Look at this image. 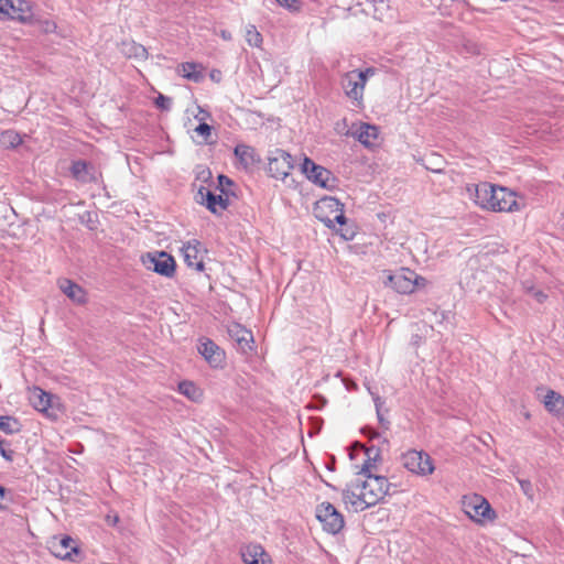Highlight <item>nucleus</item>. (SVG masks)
Returning a JSON list of instances; mask_svg holds the SVG:
<instances>
[{
	"mask_svg": "<svg viewBox=\"0 0 564 564\" xmlns=\"http://www.w3.org/2000/svg\"><path fill=\"white\" fill-rule=\"evenodd\" d=\"M118 521V517L116 516L113 519H111V522L116 523Z\"/></svg>",
	"mask_w": 564,
	"mask_h": 564,
	"instance_id": "56",
	"label": "nucleus"
},
{
	"mask_svg": "<svg viewBox=\"0 0 564 564\" xmlns=\"http://www.w3.org/2000/svg\"><path fill=\"white\" fill-rule=\"evenodd\" d=\"M302 4L301 0H284V9H288L291 12H300Z\"/></svg>",
	"mask_w": 564,
	"mask_h": 564,
	"instance_id": "42",
	"label": "nucleus"
},
{
	"mask_svg": "<svg viewBox=\"0 0 564 564\" xmlns=\"http://www.w3.org/2000/svg\"><path fill=\"white\" fill-rule=\"evenodd\" d=\"M289 165H290V169H293V163L288 161Z\"/></svg>",
	"mask_w": 564,
	"mask_h": 564,
	"instance_id": "60",
	"label": "nucleus"
},
{
	"mask_svg": "<svg viewBox=\"0 0 564 564\" xmlns=\"http://www.w3.org/2000/svg\"><path fill=\"white\" fill-rule=\"evenodd\" d=\"M3 497H4V488L0 486V503H2ZM1 507H2V505H0V508Z\"/></svg>",
	"mask_w": 564,
	"mask_h": 564,
	"instance_id": "53",
	"label": "nucleus"
},
{
	"mask_svg": "<svg viewBox=\"0 0 564 564\" xmlns=\"http://www.w3.org/2000/svg\"><path fill=\"white\" fill-rule=\"evenodd\" d=\"M19 423L11 416H0V430L6 434H13L19 431Z\"/></svg>",
	"mask_w": 564,
	"mask_h": 564,
	"instance_id": "30",
	"label": "nucleus"
},
{
	"mask_svg": "<svg viewBox=\"0 0 564 564\" xmlns=\"http://www.w3.org/2000/svg\"><path fill=\"white\" fill-rule=\"evenodd\" d=\"M352 485H355V482H351L350 485L347 486L346 489L343 490V500L347 503V502H350L351 506L356 509V508H360L361 506H364V503H360V500L358 499V497H361V492L358 495L356 494L352 489H356L355 487H352Z\"/></svg>",
	"mask_w": 564,
	"mask_h": 564,
	"instance_id": "28",
	"label": "nucleus"
},
{
	"mask_svg": "<svg viewBox=\"0 0 564 564\" xmlns=\"http://www.w3.org/2000/svg\"><path fill=\"white\" fill-rule=\"evenodd\" d=\"M401 465L409 471L419 475H431L435 467L431 456L424 451L409 449L400 456Z\"/></svg>",
	"mask_w": 564,
	"mask_h": 564,
	"instance_id": "5",
	"label": "nucleus"
},
{
	"mask_svg": "<svg viewBox=\"0 0 564 564\" xmlns=\"http://www.w3.org/2000/svg\"><path fill=\"white\" fill-rule=\"evenodd\" d=\"M246 41L251 46H256V47L260 46V44L262 42V36L258 32V30L256 29L254 25H248L247 26V29H246Z\"/></svg>",
	"mask_w": 564,
	"mask_h": 564,
	"instance_id": "32",
	"label": "nucleus"
},
{
	"mask_svg": "<svg viewBox=\"0 0 564 564\" xmlns=\"http://www.w3.org/2000/svg\"><path fill=\"white\" fill-rule=\"evenodd\" d=\"M340 84L346 96L361 105L364 89L359 86L358 80L352 78L351 70L343 75Z\"/></svg>",
	"mask_w": 564,
	"mask_h": 564,
	"instance_id": "19",
	"label": "nucleus"
},
{
	"mask_svg": "<svg viewBox=\"0 0 564 564\" xmlns=\"http://www.w3.org/2000/svg\"><path fill=\"white\" fill-rule=\"evenodd\" d=\"M313 409L321 410L327 403V400L323 395L316 394L313 397Z\"/></svg>",
	"mask_w": 564,
	"mask_h": 564,
	"instance_id": "46",
	"label": "nucleus"
},
{
	"mask_svg": "<svg viewBox=\"0 0 564 564\" xmlns=\"http://www.w3.org/2000/svg\"><path fill=\"white\" fill-rule=\"evenodd\" d=\"M327 469L330 470V471L335 470V460L334 459H333V462L327 464Z\"/></svg>",
	"mask_w": 564,
	"mask_h": 564,
	"instance_id": "52",
	"label": "nucleus"
},
{
	"mask_svg": "<svg viewBox=\"0 0 564 564\" xmlns=\"http://www.w3.org/2000/svg\"><path fill=\"white\" fill-rule=\"evenodd\" d=\"M332 220H334V225L338 224L340 227L347 225V223L350 221L345 216L344 204H341L340 209H338V212L334 214V216L332 217Z\"/></svg>",
	"mask_w": 564,
	"mask_h": 564,
	"instance_id": "39",
	"label": "nucleus"
},
{
	"mask_svg": "<svg viewBox=\"0 0 564 564\" xmlns=\"http://www.w3.org/2000/svg\"><path fill=\"white\" fill-rule=\"evenodd\" d=\"M34 23L37 26V30L44 34L54 33V32H56V29H57V25L54 21L46 20V19L45 20H36Z\"/></svg>",
	"mask_w": 564,
	"mask_h": 564,
	"instance_id": "34",
	"label": "nucleus"
},
{
	"mask_svg": "<svg viewBox=\"0 0 564 564\" xmlns=\"http://www.w3.org/2000/svg\"><path fill=\"white\" fill-rule=\"evenodd\" d=\"M477 273H471V275L469 276L468 274V271L465 272V275L463 276V280H465V283L466 285L469 288V289H478L480 288V284H477L476 283V279H477ZM479 273H484L482 271H480Z\"/></svg>",
	"mask_w": 564,
	"mask_h": 564,
	"instance_id": "40",
	"label": "nucleus"
},
{
	"mask_svg": "<svg viewBox=\"0 0 564 564\" xmlns=\"http://www.w3.org/2000/svg\"><path fill=\"white\" fill-rule=\"evenodd\" d=\"M283 155H284V161H286L288 159H290V160L292 159V156L290 155V153H288V152H285V151L283 152Z\"/></svg>",
	"mask_w": 564,
	"mask_h": 564,
	"instance_id": "55",
	"label": "nucleus"
},
{
	"mask_svg": "<svg viewBox=\"0 0 564 564\" xmlns=\"http://www.w3.org/2000/svg\"><path fill=\"white\" fill-rule=\"evenodd\" d=\"M462 1H463V3L466 6V8H467V9H469V10H471V11H477V12H482V13H485V12H486V10H485V9H481V8H479V7H477V6L473 4V3H470V1H469V0H462Z\"/></svg>",
	"mask_w": 564,
	"mask_h": 564,
	"instance_id": "48",
	"label": "nucleus"
},
{
	"mask_svg": "<svg viewBox=\"0 0 564 564\" xmlns=\"http://www.w3.org/2000/svg\"><path fill=\"white\" fill-rule=\"evenodd\" d=\"M268 173L270 174V176H272L274 178H279V176L281 174L279 158H276V156L269 158Z\"/></svg>",
	"mask_w": 564,
	"mask_h": 564,
	"instance_id": "35",
	"label": "nucleus"
},
{
	"mask_svg": "<svg viewBox=\"0 0 564 564\" xmlns=\"http://www.w3.org/2000/svg\"><path fill=\"white\" fill-rule=\"evenodd\" d=\"M194 131L202 138V141L206 143L212 135V127L205 122L199 123Z\"/></svg>",
	"mask_w": 564,
	"mask_h": 564,
	"instance_id": "36",
	"label": "nucleus"
},
{
	"mask_svg": "<svg viewBox=\"0 0 564 564\" xmlns=\"http://www.w3.org/2000/svg\"><path fill=\"white\" fill-rule=\"evenodd\" d=\"M6 445H7V441L6 440H0V454L1 456L8 460V462H12L13 460V451L11 449H7L6 448Z\"/></svg>",
	"mask_w": 564,
	"mask_h": 564,
	"instance_id": "43",
	"label": "nucleus"
},
{
	"mask_svg": "<svg viewBox=\"0 0 564 564\" xmlns=\"http://www.w3.org/2000/svg\"><path fill=\"white\" fill-rule=\"evenodd\" d=\"M30 400L34 409L40 412H46L52 405V395L40 388L32 391Z\"/></svg>",
	"mask_w": 564,
	"mask_h": 564,
	"instance_id": "22",
	"label": "nucleus"
},
{
	"mask_svg": "<svg viewBox=\"0 0 564 564\" xmlns=\"http://www.w3.org/2000/svg\"><path fill=\"white\" fill-rule=\"evenodd\" d=\"M434 172H442V169H433Z\"/></svg>",
	"mask_w": 564,
	"mask_h": 564,
	"instance_id": "61",
	"label": "nucleus"
},
{
	"mask_svg": "<svg viewBox=\"0 0 564 564\" xmlns=\"http://www.w3.org/2000/svg\"><path fill=\"white\" fill-rule=\"evenodd\" d=\"M288 175L289 174L286 172L283 173L284 180L288 177Z\"/></svg>",
	"mask_w": 564,
	"mask_h": 564,
	"instance_id": "62",
	"label": "nucleus"
},
{
	"mask_svg": "<svg viewBox=\"0 0 564 564\" xmlns=\"http://www.w3.org/2000/svg\"><path fill=\"white\" fill-rule=\"evenodd\" d=\"M522 492L532 501L534 499V487L529 479L518 478Z\"/></svg>",
	"mask_w": 564,
	"mask_h": 564,
	"instance_id": "37",
	"label": "nucleus"
},
{
	"mask_svg": "<svg viewBox=\"0 0 564 564\" xmlns=\"http://www.w3.org/2000/svg\"><path fill=\"white\" fill-rule=\"evenodd\" d=\"M218 182H219V186L221 187V192L225 194V189H224V186L225 185H228V186H231L232 185V182L230 178H228L227 176L225 175H219L218 176Z\"/></svg>",
	"mask_w": 564,
	"mask_h": 564,
	"instance_id": "47",
	"label": "nucleus"
},
{
	"mask_svg": "<svg viewBox=\"0 0 564 564\" xmlns=\"http://www.w3.org/2000/svg\"><path fill=\"white\" fill-rule=\"evenodd\" d=\"M352 487L362 489L361 497H358V499L364 506L356 508V511H364L377 505L386 495H389L391 484L384 476L371 475V477H366L364 481L356 480Z\"/></svg>",
	"mask_w": 564,
	"mask_h": 564,
	"instance_id": "3",
	"label": "nucleus"
},
{
	"mask_svg": "<svg viewBox=\"0 0 564 564\" xmlns=\"http://www.w3.org/2000/svg\"><path fill=\"white\" fill-rule=\"evenodd\" d=\"M184 262L188 268L196 271L204 270V258L206 250L197 240L187 241L181 249Z\"/></svg>",
	"mask_w": 564,
	"mask_h": 564,
	"instance_id": "10",
	"label": "nucleus"
},
{
	"mask_svg": "<svg viewBox=\"0 0 564 564\" xmlns=\"http://www.w3.org/2000/svg\"><path fill=\"white\" fill-rule=\"evenodd\" d=\"M228 335L235 340L242 352L252 349L253 336L252 333L241 326L240 324H231L228 326Z\"/></svg>",
	"mask_w": 564,
	"mask_h": 564,
	"instance_id": "14",
	"label": "nucleus"
},
{
	"mask_svg": "<svg viewBox=\"0 0 564 564\" xmlns=\"http://www.w3.org/2000/svg\"><path fill=\"white\" fill-rule=\"evenodd\" d=\"M10 8H12L10 0H0V20L9 19Z\"/></svg>",
	"mask_w": 564,
	"mask_h": 564,
	"instance_id": "41",
	"label": "nucleus"
},
{
	"mask_svg": "<svg viewBox=\"0 0 564 564\" xmlns=\"http://www.w3.org/2000/svg\"><path fill=\"white\" fill-rule=\"evenodd\" d=\"M210 77H212V79H214V80H218V79H219V77H220V72H218V70H213V72H212V74H210Z\"/></svg>",
	"mask_w": 564,
	"mask_h": 564,
	"instance_id": "50",
	"label": "nucleus"
},
{
	"mask_svg": "<svg viewBox=\"0 0 564 564\" xmlns=\"http://www.w3.org/2000/svg\"><path fill=\"white\" fill-rule=\"evenodd\" d=\"M536 297H538V300H539L540 302H542V299H544V297H546V296H545L542 292H539V293L536 294Z\"/></svg>",
	"mask_w": 564,
	"mask_h": 564,
	"instance_id": "54",
	"label": "nucleus"
},
{
	"mask_svg": "<svg viewBox=\"0 0 564 564\" xmlns=\"http://www.w3.org/2000/svg\"><path fill=\"white\" fill-rule=\"evenodd\" d=\"M316 519L323 530L330 534L339 533L345 525L344 516L330 502H322L316 507Z\"/></svg>",
	"mask_w": 564,
	"mask_h": 564,
	"instance_id": "7",
	"label": "nucleus"
},
{
	"mask_svg": "<svg viewBox=\"0 0 564 564\" xmlns=\"http://www.w3.org/2000/svg\"><path fill=\"white\" fill-rule=\"evenodd\" d=\"M198 109H199V115H202V117L196 116V118H198L199 120H204L206 117H208V113L206 111H204L200 108H198Z\"/></svg>",
	"mask_w": 564,
	"mask_h": 564,
	"instance_id": "51",
	"label": "nucleus"
},
{
	"mask_svg": "<svg viewBox=\"0 0 564 564\" xmlns=\"http://www.w3.org/2000/svg\"><path fill=\"white\" fill-rule=\"evenodd\" d=\"M382 283L397 293L411 294L415 290L424 288L427 280L409 268H400L395 272L383 271Z\"/></svg>",
	"mask_w": 564,
	"mask_h": 564,
	"instance_id": "2",
	"label": "nucleus"
},
{
	"mask_svg": "<svg viewBox=\"0 0 564 564\" xmlns=\"http://www.w3.org/2000/svg\"><path fill=\"white\" fill-rule=\"evenodd\" d=\"M300 170L308 181L324 189L334 191L338 187V177L335 176L332 171L315 163L308 156L303 158L300 163Z\"/></svg>",
	"mask_w": 564,
	"mask_h": 564,
	"instance_id": "4",
	"label": "nucleus"
},
{
	"mask_svg": "<svg viewBox=\"0 0 564 564\" xmlns=\"http://www.w3.org/2000/svg\"><path fill=\"white\" fill-rule=\"evenodd\" d=\"M220 36L225 41H230L232 39L231 33L229 31H226V30L220 31Z\"/></svg>",
	"mask_w": 564,
	"mask_h": 564,
	"instance_id": "49",
	"label": "nucleus"
},
{
	"mask_svg": "<svg viewBox=\"0 0 564 564\" xmlns=\"http://www.w3.org/2000/svg\"><path fill=\"white\" fill-rule=\"evenodd\" d=\"M325 484H326L327 487H330V488L335 489V487L332 486L330 484H328V482H325Z\"/></svg>",
	"mask_w": 564,
	"mask_h": 564,
	"instance_id": "59",
	"label": "nucleus"
},
{
	"mask_svg": "<svg viewBox=\"0 0 564 564\" xmlns=\"http://www.w3.org/2000/svg\"><path fill=\"white\" fill-rule=\"evenodd\" d=\"M375 402H376L377 416H378V421H379L380 426L382 429H384V430H389L390 422L383 416V414L381 412V404H382V402L380 401L379 398H377L375 400Z\"/></svg>",
	"mask_w": 564,
	"mask_h": 564,
	"instance_id": "38",
	"label": "nucleus"
},
{
	"mask_svg": "<svg viewBox=\"0 0 564 564\" xmlns=\"http://www.w3.org/2000/svg\"><path fill=\"white\" fill-rule=\"evenodd\" d=\"M196 200L206 205V207L214 214L226 209L228 206V197H224L221 194L216 195L204 186L198 189Z\"/></svg>",
	"mask_w": 564,
	"mask_h": 564,
	"instance_id": "12",
	"label": "nucleus"
},
{
	"mask_svg": "<svg viewBox=\"0 0 564 564\" xmlns=\"http://www.w3.org/2000/svg\"><path fill=\"white\" fill-rule=\"evenodd\" d=\"M339 199L332 196H324L313 205L314 216L322 221L328 229H335L332 217L340 209Z\"/></svg>",
	"mask_w": 564,
	"mask_h": 564,
	"instance_id": "8",
	"label": "nucleus"
},
{
	"mask_svg": "<svg viewBox=\"0 0 564 564\" xmlns=\"http://www.w3.org/2000/svg\"><path fill=\"white\" fill-rule=\"evenodd\" d=\"M241 557L245 564H271L269 555L259 544L247 545L241 550Z\"/></svg>",
	"mask_w": 564,
	"mask_h": 564,
	"instance_id": "16",
	"label": "nucleus"
},
{
	"mask_svg": "<svg viewBox=\"0 0 564 564\" xmlns=\"http://www.w3.org/2000/svg\"><path fill=\"white\" fill-rule=\"evenodd\" d=\"M119 50L121 54L128 58H134L137 61H144L148 58L147 48L143 45L135 43L134 41L121 42Z\"/></svg>",
	"mask_w": 564,
	"mask_h": 564,
	"instance_id": "21",
	"label": "nucleus"
},
{
	"mask_svg": "<svg viewBox=\"0 0 564 564\" xmlns=\"http://www.w3.org/2000/svg\"><path fill=\"white\" fill-rule=\"evenodd\" d=\"M12 8L9 11V19L21 23H29L32 20V7L25 0H10Z\"/></svg>",
	"mask_w": 564,
	"mask_h": 564,
	"instance_id": "17",
	"label": "nucleus"
},
{
	"mask_svg": "<svg viewBox=\"0 0 564 564\" xmlns=\"http://www.w3.org/2000/svg\"><path fill=\"white\" fill-rule=\"evenodd\" d=\"M470 198L476 205L492 212H513L518 209V203L513 192L506 187L488 182H482L468 187Z\"/></svg>",
	"mask_w": 564,
	"mask_h": 564,
	"instance_id": "1",
	"label": "nucleus"
},
{
	"mask_svg": "<svg viewBox=\"0 0 564 564\" xmlns=\"http://www.w3.org/2000/svg\"><path fill=\"white\" fill-rule=\"evenodd\" d=\"M361 433L369 438L380 437V433H378L372 426L368 425L361 429Z\"/></svg>",
	"mask_w": 564,
	"mask_h": 564,
	"instance_id": "45",
	"label": "nucleus"
},
{
	"mask_svg": "<svg viewBox=\"0 0 564 564\" xmlns=\"http://www.w3.org/2000/svg\"><path fill=\"white\" fill-rule=\"evenodd\" d=\"M352 135L367 148L373 147L379 137V129L375 124L361 122Z\"/></svg>",
	"mask_w": 564,
	"mask_h": 564,
	"instance_id": "18",
	"label": "nucleus"
},
{
	"mask_svg": "<svg viewBox=\"0 0 564 564\" xmlns=\"http://www.w3.org/2000/svg\"><path fill=\"white\" fill-rule=\"evenodd\" d=\"M0 142L4 147L15 148L22 142V140L19 133H17L15 131L7 130L0 134Z\"/></svg>",
	"mask_w": 564,
	"mask_h": 564,
	"instance_id": "27",
	"label": "nucleus"
},
{
	"mask_svg": "<svg viewBox=\"0 0 564 564\" xmlns=\"http://www.w3.org/2000/svg\"><path fill=\"white\" fill-rule=\"evenodd\" d=\"M198 68L199 66L195 63H183L178 66V73L182 74L183 77L198 83L203 78L202 70Z\"/></svg>",
	"mask_w": 564,
	"mask_h": 564,
	"instance_id": "25",
	"label": "nucleus"
},
{
	"mask_svg": "<svg viewBox=\"0 0 564 564\" xmlns=\"http://www.w3.org/2000/svg\"><path fill=\"white\" fill-rule=\"evenodd\" d=\"M198 351L213 368H219L225 361L224 350L208 338L199 339Z\"/></svg>",
	"mask_w": 564,
	"mask_h": 564,
	"instance_id": "11",
	"label": "nucleus"
},
{
	"mask_svg": "<svg viewBox=\"0 0 564 564\" xmlns=\"http://www.w3.org/2000/svg\"><path fill=\"white\" fill-rule=\"evenodd\" d=\"M376 69L373 67H368L364 70L361 69H354L351 70L352 78L357 79L359 83V86L364 89L366 86V83L370 76L375 74Z\"/></svg>",
	"mask_w": 564,
	"mask_h": 564,
	"instance_id": "31",
	"label": "nucleus"
},
{
	"mask_svg": "<svg viewBox=\"0 0 564 564\" xmlns=\"http://www.w3.org/2000/svg\"><path fill=\"white\" fill-rule=\"evenodd\" d=\"M367 459L361 466L359 474L365 477H371L372 468H376V463L381 459L380 448L370 446L366 449Z\"/></svg>",
	"mask_w": 564,
	"mask_h": 564,
	"instance_id": "23",
	"label": "nucleus"
},
{
	"mask_svg": "<svg viewBox=\"0 0 564 564\" xmlns=\"http://www.w3.org/2000/svg\"><path fill=\"white\" fill-rule=\"evenodd\" d=\"M171 98L165 97L163 95H159V97L156 98V105L162 109H169L171 107Z\"/></svg>",
	"mask_w": 564,
	"mask_h": 564,
	"instance_id": "44",
	"label": "nucleus"
},
{
	"mask_svg": "<svg viewBox=\"0 0 564 564\" xmlns=\"http://www.w3.org/2000/svg\"><path fill=\"white\" fill-rule=\"evenodd\" d=\"M142 264L155 273L172 278L175 273V260L165 251L148 252L141 257Z\"/></svg>",
	"mask_w": 564,
	"mask_h": 564,
	"instance_id": "6",
	"label": "nucleus"
},
{
	"mask_svg": "<svg viewBox=\"0 0 564 564\" xmlns=\"http://www.w3.org/2000/svg\"><path fill=\"white\" fill-rule=\"evenodd\" d=\"M178 391L193 401H197L202 397L200 390L189 381H183L178 384Z\"/></svg>",
	"mask_w": 564,
	"mask_h": 564,
	"instance_id": "26",
	"label": "nucleus"
},
{
	"mask_svg": "<svg viewBox=\"0 0 564 564\" xmlns=\"http://www.w3.org/2000/svg\"><path fill=\"white\" fill-rule=\"evenodd\" d=\"M118 521V517L116 516L113 519H111V522L116 523Z\"/></svg>",
	"mask_w": 564,
	"mask_h": 564,
	"instance_id": "57",
	"label": "nucleus"
},
{
	"mask_svg": "<svg viewBox=\"0 0 564 564\" xmlns=\"http://www.w3.org/2000/svg\"><path fill=\"white\" fill-rule=\"evenodd\" d=\"M466 513L475 521L494 520L497 514L490 503L480 495H474L467 502H464Z\"/></svg>",
	"mask_w": 564,
	"mask_h": 564,
	"instance_id": "9",
	"label": "nucleus"
},
{
	"mask_svg": "<svg viewBox=\"0 0 564 564\" xmlns=\"http://www.w3.org/2000/svg\"><path fill=\"white\" fill-rule=\"evenodd\" d=\"M357 225L354 221H348L347 225L339 227L338 229H334L336 234H338L344 240L350 241L357 235Z\"/></svg>",
	"mask_w": 564,
	"mask_h": 564,
	"instance_id": "29",
	"label": "nucleus"
},
{
	"mask_svg": "<svg viewBox=\"0 0 564 564\" xmlns=\"http://www.w3.org/2000/svg\"><path fill=\"white\" fill-rule=\"evenodd\" d=\"M59 290L74 303L85 304L87 302L86 291L77 283L68 279L58 281Z\"/></svg>",
	"mask_w": 564,
	"mask_h": 564,
	"instance_id": "15",
	"label": "nucleus"
},
{
	"mask_svg": "<svg viewBox=\"0 0 564 564\" xmlns=\"http://www.w3.org/2000/svg\"><path fill=\"white\" fill-rule=\"evenodd\" d=\"M276 2V4L281 6L282 4V0H274Z\"/></svg>",
	"mask_w": 564,
	"mask_h": 564,
	"instance_id": "58",
	"label": "nucleus"
},
{
	"mask_svg": "<svg viewBox=\"0 0 564 564\" xmlns=\"http://www.w3.org/2000/svg\"><path fill=\"white\" fill-rule=\"evenodd\" d=\"M50 550L52 554L62 560H72L73 554H77V543L70 536H62L51 542Z\"/></svg>",
	"mask_w": 564,
	"mask_h": 564,
	"instance_id": "13",
	"label": "nucleus"
},
{
	"mask_svg": "<svg viewBox=\"0 0 564 564\" xmlns=\"http://www.w3.org/2000/svg\"><path fill=\"white\" fill-rule=\"evenodd\" d=\"M543 404L547 412L556 416L564 415V397L561 393L551 389L547 390L543 399Z\"/></svg>",
	"mask_w": 564,
	"mask_h": 564,
	"instance_id": "20",
	"label": "nucleus"
},
{
	"mask_svg": "<svg viewBox=\"0 0 564 564\" xmlns=\"http://www.w3.org/2000/svg\"><path fill=\"white\" fill-rule=\"evenodd\" d=\"M88 165L84 161H77L74 162L72 165V174L74 177L80 181H87L86 174H87Z\"/></svg>",
	"mask_w": 564,
	"mask_h": 564,
	"instance_id": "33",
	"label": "nucleus"
},
{
	"mask_svg": "<svg viewBox=\"0 0 564 564\" xmlns=\"http://www.w3.org/2000/svg\"><path fill=\"white\" fill-rule=\"evenodd\" d=\"M235 154L239 158L245 167H249L258 161L254 149L247 144H238L235 148Z\"/></svg>",
	"mask_w": 564,
	"mask_h": 564,
	"instance_id": "24",
	"label": "nucleus"
}]
</instances>
